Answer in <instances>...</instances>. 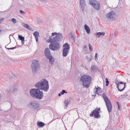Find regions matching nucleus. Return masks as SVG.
<instances>
[{
	"label": "nucleus",
	"mask_w": 130,
	"mask_h": 130,
	"mask_svg": "<svg viewBox=\"0 0 130 130\" xmlns=\"http://www.w3.org/2000/svg\"><path fill=\"white\" fill-rule=\"evenodd\" d=\"M62 37V34L52 33V36H50L49 39L46 41L47 42L51 43L49 45V48L53 51L58 50L60 48V44L58 42L60 41Z\"/></svg>",
	"instance_id": "obj_1"
},
{
	"label": "nucleus",
	"mask_w": 130,
	"mask_h": 130,
	"mask_svg": "<svg viewBox=\"0 0 130 130\" xmlns=\"http://www.w3.org/2000/svg\"><path fill=\"white\" fill-rule=\"evenodd\" d=\"M39 89L32 88L29 91L31 96L34 98L41 100L43 97V93L42 91Z\"/></svg>",
	"instance_id": "obj_2"
},
{
	"label": "nucleus",
	"mask_w": 130,
	"mask_h": 130,
	"mask_svg": "<svg viewBox=\"0 0 130 130\" xmlns=\"http://www.w3.org/2000/svg\"><path fill=\"white\" fill-rule=\"evenodd\" d=\"M91 79L90 76L86 75H83L80 78V80L83 82V86L86 88L89 87Z\"/></svg>",
	"instance_id": "obj_3"
},
{
	"label": "nucleus",
	"mask_w": 130,
	"mask_h": 130,
	"mask_svg": "<svg viewBox=\"0 0 130 130\" xmlns=\"http://www.w3.org/2000/svg\"><path fill=\"white\" fill-rule=\"evenodd\" d=\"M31 68L32 73L34 74H36L40 68V64L37 60H34L32 61Z\"/></svg>",
	"instance_id": "obj_4"
},
{
	"label": "nucleus",
	"mask_w": 130,
	"mask_h": 130,
	"mask_svg": "<svg viewBox=\"0 0 130 130\" xmlns=\"http://www.w3.org/2000/svg\"><path fill=\"white\" fill-rule=\"evenodd\" d=\"M103 97L105 102L108 111L109 113L111 112L112 108L111 103L108 97L106 96L104 93L103 94Z\"/></svg>",
	"instance_id": "obj_5"
},
{
	"label": "nucleus",
	"mask_w": 130,
	"mask_h": 130,
	"mask_svg": "<svg viewBox=\"0 0 130 130\" xmlns=\"http://www.w3.org/2000/svg\"><path fill=\"white\" fill-rule=\"evenodd\" d=\"M89 4L96 10H99L100 9V3L95 0H89Z\"/></svg>",
	"instance_id": "obj_6"
},
{
	"label": "nucleus",
	"mask_w": 130,
	"mask_h": 130,
	"mask_svg": "<svg viewBox=\"0 0 130 130\" xmlns=\"http://www.w3.org/2000/svg\"><path fill=\"white\" fill-rule=\"evenodd\" d=\"M48 82L45 78H43V82L40 90L47 92L49 90V86Z\"/></svg>",
	"instance_id": "obj_7"
},
{
	"label": "nucleus",
	"mask_w": 130,
	"mask_h": 130,
	"mask_svg": "<svg viewBox=\"0 0 130 130\" xmlns=\"http://www.w3.org/2000/svg\"><path fill=\"white\" fill-rule=\"evenodd\" d=\"M100 110V108H97L96 109L93 110V111L91 112L90 114V116L91 117L94 116L95 118H99L101 117V115L99 114L100 113L99 111Z\"/></svg>",
	"instance_id": "obj_8"
},
{
	"label": "nucleus",
	"mask_w": 130,
	"mask_h": 130,
	"mask_svg": "<svg viewBox=\"0 0 130 130\" xmlns=\"http://www.w3.org/2000/svg\"><path fill=\"white\" fill-rule=\"evenodd\" d=\"M64 47L62 51V56L64 57H66L69 53L68 50L70 49V45L68 43H66L63 45Z\"/></svg>",
	"instance_id": "obj_9"
},
{
	"label": "nucleus",
	"mask_w": 130,
	"mask_h": 130,
	"mask_svg": "<svg viewBox=\"0 0 130 130\" xmlns=\"http://www.w3.org/2000/svg\"><path fill=\"white\" fill-rule=\"evenodd\" d=\"M116 15V12L113 10H111V12L106 15V17L108 19H112V20L115 19Z\"/></svg>",
	"instance_id": "obj_10"
},
{
	"label": "nucleus",
	"mask_w": 130,
	"mask_h": 130,
	"mask_svg": "<svg viewBox=\"0 0 130 130\" xmlns=\"http://www.w3.org/2000/svg\"><path fill=\"white\" fill-rule=\"evenodd\" d=\"M115 83L117 86V87L119 91H122L125 88V85L123 84V82H120L118 83L115 82Z\"/></svg>",
	"instance_id": "obj_11"
},
{
	"label": "nucleus",
	"mask_w": 130,
	"mask_h": 130,
	"mask_svg": "<svg viewBox=\"0 0 130 130\" xmlns=\"http://www.w3.org/2000/svg\"><path fill=\"white\" fill-rule=\"evenodd\" d=\"M30 105L32 106L34 109L38 110L40 108V106L39 104L35 102H32L30 103Z\"/></svg>",
	"instance_id": "obj_12"
},
{
	"label": "nucleus",
	"mask_w": 130,
	"mask_h": 130,
	"mask_svg": "<svg viewBox=\"0 0 130 130\" xmlns=\"http://www.w3.org/2000/svg\"><path fill=\"white\" fill-rule=\"evenodd\" d=\"M44 54L46 58H47L48 57L52 56L50 50L48 48H45L44 51Z\"/></svg>",
	"instance_id": "obj_13"
},
{
	"label": "nucleus",
	"mask_w": 130,
	"mask_h": 130,
	"mask_svg": "<svg viewBox=\"0 0 130 130\" xmlns=\"http://www.w3.org/2000/svg\"><path fill=\"white\" fill-rule=\"evenodd\" d=\"M43 82V79L37 82L34 85L36 89L40 90V88H41Z\"/></svg>",
	"instance_id": "obj_14"
},
{
	"label": "nucleus",
	"mask_w": 130,
	"mask_h": 130,
	"mask_svg": "<svg viewBox=\"0 0 130 130\" xmlns=\"http://www.w3.org/2000/svg\"><path fill=\"white\" fill-rule=\"evenodd\" d=\"M79 3L81 6L80 8L83 12L84 9L86 6L85 0H79Z\"/></svg>",
	"instance_id": "obj_15"
},
{
	"label": "nucleus",
	"mask_w": 130,
	"mask_h": 130,
	"mask_svg": "<svg viewBox=\"0 0 130 130\" xmlns=\"http://www.w3.org/2000/svg\"><path fill=\"white\" fill-rule=\"evenodd\" d=\"M91 71L93 72L99 71L100 70L97 66L95 65H92L91 67Z\"/></svg>",
	"instance_id": "obj_16"
},
{
	"label": "nucleus",
	"mask_w": 130,
	"mask_h": 130,
	"mask_svg": "<svg viewBox=\"0 0 130 130\" xmlns=\"http://www.w3.org/2000/svg\"><path fill=\"white\" fill-rule=\"evenodd\" d=\"M46 58L49 60V62L51 65H52L54 64L55 60L54 57L52 56L50 57H48Z\"/></svg>",
	"instance_id": "obj_17"
},
{
	"label": "nucleus",
	"mask_w": 130,
	"mask_h": 130,
	"mask_svg": "<svg viewBox=\"0 0 130 130\" xmlns=\"http://www.w3.org/2000/svg\"><path fill=\"white\" fill-rule=\"evenodd\" d=\"M69 35L70 36L71 39L73 40V41L74 42L75 41V33L71 32L69 33Z\"/></svg>",
	"instance_id": "obj_18"
},
{
	"label": "nucleus",
	"mask_w": 130,
	"mask_h": 130,
	"mask_svg": "<svg viewBox=\"0 0 130 130\" xmlns=\"http://www.w3.org/2000/svg\"><path fill=\"white\" fill-rule=\"evenodd\" d=\"M34 35L36 39L37 42L38 41V37L39 36V33L38 31H35L34 32Z\"/></svg>",
	"instance_id": "obj_19"
},
{
	"label": "nucleus",
	"mask_w": 130,
	"mask_h": 130,
	"mask_svg": "<svg viewBox=\"0 0 130 130\" xmlns=\"http://www.w3.org/2000/svg\"><path fill=\"white\" fill-rule=\"evenodd\" d=\"M105 33L104 32H99L94 34L96 35V37H99L101 36H104L105 35Z\"/></svg>",
	"instance_id": "obj_20"
},
{
	"label": "nucleus",
	"mask_w": 130,
	"mask_h": 130,
	"mask_svg": "<svg viewBox=\"0 0 130 130\" xmlns=\"http://www.w3.org/2000/svg\"><path fill=\"white\" fill-rule=\"evenodd\" d=\"M37 124L38 126L39 127H42L45 125V123L41 121H38Z\"/></svg>",
	"instance_id": "obj_21"
},
{
	"label": "nucleus",
	"mask_w": 130,
	"mask_h": 130,
	"mask_svg": "<svg viewBox=\"0 0 130 130\" xmlns=\"http://www.w3.org/2000/svg\"><path fill=\"white\" fill-rule=\"evenodd\" d=\"M18 38L20 40H21V43L22 44H23L24 43V42L25 41L24 37L22 36H21L19 34L18 35Z\"/></svg>",
	"instance_id": "obj_22"
},
{
	"label": "nucleus",
	"mask_w": 130,
	"mask_h": 130,
	"mask_svg": "<svg viewBox=\"0 0 130 130\" xmlns=\"http://www.w3.org/2000/svg\"><path fill=\"white\" fill-rule=\"evenodd\" d=\"M85 29L86 30L88 34H89L90 32V29L89 27H88L86 24L84 25Z\"/></svg>",
	"instance_id": "obj_23"
},
{
	"label": "nucleus",
	"mask_w": 130,
	"mask_h": 130,
	"mask_svg": "<svg viewBox=\"0 0 130 130\" xmlns=\"http://www.w3.org/2000/svg\"><path fill=\"white\" fill-rule=\"evenodd\" d=\"M23 26L26 28L30 30H31L32 28L30 27L28 24H25L24 23H23Z\"/></svg>",
	"instance_id": "obj_24"
},
{
	"label": "nucleus",
	"mask_w": 130,
	"mask_h": 130,
	"mask_svg": "<svg viewBox=\"0 0 130 130\" xmlns=\"http://www.w3.org/2000/svg\"><path fill=\"white\" fill-rule=\"evenodd\" d=\"M70 101L67 99L66 100L64 101V104L65 105V108L66 109L67 108V107H68V105L69 103L70 102Z\"/></svg>",
	"instance_id": "obj_25"
},
{
	"label": "nucleus",
	"mask_w": 130,
	"mask_h": 130,
	"mask_svg": "<svg viewBox=\"0 0 130 130\" xmlns=\"http://www.w3.org/2000/svg\"><path fill=\"white\" fill-rule=\"evenodd\" d=\"M96 89V91L95 92V93H96L97 94H98V93H100L101 92V91L100 90L101 88L99 87H98V88L95 87L94 88V89Z\"/></svg>",
	"instance_id": "obj_26"
},
{
	"label": "nucleus",
	"mask_w": 130,
	"mask_h": 130,
	"mask_svg": "<svg viewBox=\"0 0 130 130\" xmlns=\"http://www.w3.org/2000/svg\"><path fill=\"white\" fill-rule=\"evenodd\" d=\"M92 57V56L90 55L88 56H86V58L89 62H90L91 61Z\"/></svg>",
	"instance_id": "obj_27"
},
{
	"label": "nucleus",
	"mask_w": 130,
	"mask_h": 130,
	"mask_svg": "<svg viewBox=\"0 0 130 130\" xmlns=\"http://www.w3.org/2000/svg\"><path fill=\"white\" fill-rule=\"evenodd\" d=\"M8 44H8L6 46H5V48L6 49H8V50H13V49H15L17 47L16 46H15L14 47H11V48H8V47H7V46H8Z\"/></svg>",
	"instance_id": "obj_28"
},
{
	"label": "nucleus",
	"mask_w": 130,
	"mask_h": 130,
	"mask_svg": "<svg viewBox=\"0 0 130 130\" xmlns=\"http://www.w3.org/2000/svg\"><path fill=\"white\" fill-rule=\"evenodd\" d=\"M106 86H107L109 85V82L108 80V79L107 78H106Z\"/></svg>",
	"instance_id": "obj_29"
},
{
	"label": "nucleus",
	"mask_w": 130,
	"mask_h": 130,
	"mask_svg": "<svg viewBox=\"0 0 130 130\" xmlns=\"http://www.w3.org/2000/svg\"><path fill=\"white\" fill-rule=\"evenodd\" d=\"M60 93H61V95H63L64 93H67V92L66 91L64 90H62V91L60 92Z\"/></svg>",
	"instance_id": "obj_30"
},
{
	"label": "nucleus",
	"mask_w": 130,
	"mask_h": 130,
	"mask_svg": "<svg viewBox=\"0 0 130 130\" xmlns=\"http://www.w3.org/2000/svg\"><path fill=\"white\" fill-rule=\"evenodd\" d=\"M11 21L13 23H15L16 22V20L15 18H13L12 19Z\"/></svg>",
	"instance_id": "obj_31"
},
{
	"label": "nucleus",
	"mask_w": 130,
	"mask_h": 130,
	"mask_svg": "<svg viewBox=\"0 0 130 130\" xmlns=\"http://www.w3.org/2000/svg\"><path fill=\"white\" fill-rule=\"evenodd\" d=\"M89 49L90 51H92V47L90 43H89Z\"/></svg>",
	"instance_id": "obj_32"
},
{
	"label": "nucleus",
	"mask_w": 130,
	"mask_h": 130,
	"mask_svg": "<svg viewBox=\"0 0 130 130\" xmlns=\"http://www.w3.org/2000/svg\"><path fill=\"white\" fill-rule=\"evenodd\" d=\"M6 75L7 77L10 79H11L12 77V76L9 74H6Z\"/></svg>",
	"instance_id": "obj_33"
},
{
	"label": "nucleus",
	"mask_w": 130,
	"mask_h": 130,
	"mask_svg": "<svg viewBox=\"0 0 130 130\" xmlns=\"http://www.w3.org/2000/svg\"><path fill=\"white\" fill-rule=\"evenodd\" d=\"M19 12L21 14H24L26 13L25 12L22 11V10H20Z\"/></svg>",
	"instance_id": "obj_34"
},
{
	"label": "nucleus",
	"mask_w": 130,
	"mask_h": 130,
	"mask_svg": "<svg viewBox=\"0 0 130 130\" xmlns=\"http://www.w3.org/2000/svg\"><path fill=\"white\" fill-rule=\"evenodd\" d=\"M37 21L38 23H41L42 22L41 19L39 18H37Z\"/></svg>",
	"instance_id": "obj_35"
},
{
	"label": "nucleus",
	"mask_w": 130,
	"mask_h": 130,
	"mask_svg": "<svg viewBox=\"0 0 130 130\" xmlns=\"http://www.w3.org/2000/svg\"><path fill=\"white\" fill-rule=\"evenodd\" d=\"M116 103H117V105H118V109L119 110V109H120V106L119 105V103L118 102H116Z\"/></svg>",
	"instance_id": "obj_36"
},
{
	"label": "nucleus",
	"mask_w": 130,
	"mask_h": 130,
	"mask_svg": "<svg viewBox=\"0 0 130 130\" xmlns=\"http://www.w3.org/2000/svg\"><path fill=\"white\" fill-rule=\"evenodd\" d=\"M17 88H14L13 90V92H14L17 91Z\"/></svg>",
	"instance_id": "obj_37"
},
{
	"label": "nucleus",
	"mask_w": 130,
	"mask_h": 130,
	"mask_svg": "<svg viewBox=\"0 0 130 130\" xmlns=\"http://www.w3.org/2000/svg\"><path fill=\"white\" fill-rule=\"evenodd\" d=\"M4 20V19L3 18H2V19H0V23H1L2 22V21Z\"/></svg>",
	"instance_id": "obj_38"
},
{
	"label": "nucleus",
	"mask_w": 130,
	"mask_h": 130,
	"mask_svg": "<svg viewBox=\"0 0 130 130\" xmlns=\"http://www.w3.org/2000/svg\"><path fill=\"white\" fill-rule=\"evenodd\" d=\"M95 59H96V58L97 59V53H96L95 56Z\"/></svg>",
	"instance_id": "obj_39"
},
{
	"label": "nucleus",
	"mask_w": 130,
	"mask_h": 130,
	"mask_svg": "<svg viewBox=\"0 0 130 130\" xmlns=\"http://www.w3.org/2000/svg\"><path fill=\"white\" fill-rule=\"evenodd\" d=\"M87 47V46L86 45H85L84 46V47L85 48H86Z\"/></svg>",
	"instance_id": "obj_40"
},
{
	"label": "nucleus",
	"mask_w": 130,
	"mask_h": 130,
	"mask_svg": "<svg viewBox=\"0 0 130 130\" xmlns=\"http://www.w3.org/2000/svg\"><path fill=\"white\" fill-rule=\"evenodd\" d=\"M61 93H59L58 94V96H61Z\"/></svg>",
	"instance_id": "obj_41"
},
{
	"label": "nucleus",
	"mask_w": 130,
	"mask_h": 130,
	"mask_svg": "<svg viewBox=\"0 0 130 130\" xmlns=\"http://www.w3.org/2000/svg\"><path fill=\"white\" fill-rule=\"evenodd\" d=\"M123 84L124 85H125V86H126V83H123Z\"/></svg>",
	"instance_id": "obj_42"
},
{
	"label": "nucleus",
	"mask_w": 130,
	"mask_h": 130,
	"mask_svg": "<svg viewBox=\"0 0 130 130\" xmlns=\"http://www.w3.org/2000/svg\"><path fill=\"white\" fill-rule=\"evenodd\" d=\"M96 96V94H94V95H92V96H94V97H95Z\"/></svg>",
	"instance_id": "obj_43"
},
{
	"label": "nucleus",
	"mask_w": 130,
	"mask_h": 130,
	"mask_svg": "<svg viewBox=\"0 0 130 130\" xmlns=\"http://www.w3.org/2000/svg\"><path fill=\"white\" fill-rule=\"evenodd\" d=\"M114 35L115 37H116V36L117 35L115 33L114 34Z\"/></svg>",
	"instance_id": "obj_44"
},
{
	"label": "nucleus",
	"mask_w": 130,
	"mask_h": 130,
	"mask_svg": "<svg viewBox=\"0 0 130 130\" xmlns=\"http://www.w3.org/2000/svg\"><path fill=\"white\" fill-rule=\"evenodd\" d=\"M123 96H126V95L125 94H124L123 95Z\"/></svg>",
	"instance_id": "obj_45"
},
{
	"label": "nucleus",
	"mask_w": 130,
	"mask_h": 130,
	"mask_svg": "<svg viewBox=\"0 0 130 130\" xmlns=\"http://www.w3.org/2000/svg\"><path fill=\"white\" fill-rule=\"evenodd\" d=\"M1 31V29H0V32Z\"/></svg>",
	"instance_id": "obj_46"
}]
</instances>
